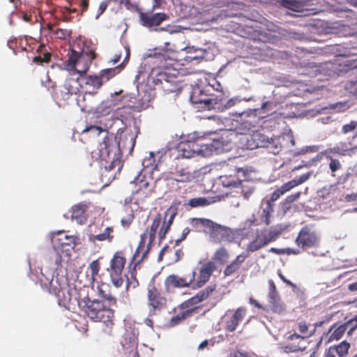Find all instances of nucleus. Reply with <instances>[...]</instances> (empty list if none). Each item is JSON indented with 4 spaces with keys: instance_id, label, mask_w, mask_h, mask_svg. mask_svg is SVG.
<instances>
[{
    "instance_id": "bf43d9fd",
    "label": "nucleus",
    "mask_w": 357,
    "mask_h": 357,
    "mask_svg": "<svg viewBox=\"0 0 357 357\" xmlns=\"http://www.w3.org/2000/svg\"><path fill=\"white\" fill-rule=\"evenodd\" d=\"M190 232V228H188V227L184 228L182 231L181 237L178 240H176V243L185 240Z\"/></svg>"
},
{
    "instance_id": "6ab92c4d",
    "label": "nucleus",
    "mask_w": 357,
    "mask_h": 357,
    "mask_svg": "<svg viewBox=\"0 0 357 357\" xmlns=\"http://www.w3.org/2000/svg\"><path fill=\"white\" fill-rule=\"evenodd\" d=\"M304 340L305 337L294 333L287 337V342L281 347V349L287 354L304 351L306 346L301 344Z\"/></svg>"
},
{
    "instance_id": "e2e57ef3",
    "label": "nucleus",
    "mask_w": 357,
    "mask_h": 357,
    "mask_svg": "<svg viewBox=\"0 0 357 357\" xmlns=\"http://www.w3.org/2000/svg\"><path fill=\"white\" fill-rule=\"evenodd\" d=\"M278 276L286 284L292 287H296V284L292 283L290 280H287L281 273H278Z\"/></svg>"
},
{
    "instance_id": "c9c22d12",
    "label": "nucleus",
    "mask_w": 357,
    "mask_h": 357,
    "mask_svg": "<svg viewBox=\"0 0 357 357\" xmlns=\"http://www.w3.org/2000/svg\"><path fill=\"white\" fill-rule=\"evenodd\" d=\"M337 353V357H345L349 354L351 344L346 340H342L340 343L333 345Z\"/></svg>"
},
{
    "instance_id": "864d4df0",
    "label": "nucleus",
    "mask_w": 357,
    "mask_h": 357,
    "mask_svg": "<svg viewBox=\"0 0 357 357\" xmlns=\"http://www.w3.org/2000/svg\"><path fill=\"white\" fill-rule=\"evenodd\" d=\"M110 1L111 0H105L100 3L96 19H98L105 11Z\"/></svg>"
},
{
    "instance_id": "79ce46f5",
    "label": "nucleus",
    "mask_w": 357,
    "mask_h": 357,
    "mask_svg": "<svg viewBox=\"0 0 357 357\" xmlns=\"http://www.w3.org/2000/svg\"><path fill=\"white\" fill-rule=\"evenodd\" d=\"M89 268L91 272V282L93 284L100 270V264L99 260L96 259L92 261L89 265Z\"/></svg>"
},
{
    "instance_id": "774afa93",
    "label": "nucleus",
    "mask_w": 357,
    "mask_h": 357,
    "mask_svg": "<svg viewBox=\"0 0 357 357\" xmlns=\"http://www.w3.org/2000/svg\"><path fill=\"white\" fill-rule=\"evenodd\" d=\"M230 356L231 357H246V354H245L239 351H235L230 354Z\"/></svg>"
},
{
    "instance_id": "f704fd0d",
    "label": "nucleus",
    "mask_w": 357,
    "mask_h": 357,
    "mask_svg": "<svg viewBox=\"0 0 357 357\" xmlns=\"http://www.w3.org/2000/svg\"><path fill=\"white\" fill-rule=\"evenodd\" d=\"M309 326L310 324L303 319L298 320L296 323V329L300 333L299 335L305 337V339L312 336L314 333L315 329L312 331H309Z\"/></svg>"
},
{
    "instance_id": "b1692460",
    "label": "nucleus",
    "mask_w": 357,
    "mask_h": 357,
    "mask_svg": "<svg viewBox=\"0 0 357 357\" xmlns=\"http://www.w3.org/2000/svg\"><path fill=\"white\" fill-rule=\"evenodd\" d=\"M281 34L280 28L270 23L266 25V29L259 33V40L264 43H275Z\"/></svg>"
},
{
    "instance_id": "f257e3e1",
    "label": "nucleus",
    "mask_w": 357,
    "mask_h": 357,
    "mask_svg": "<svg viewBox=\"0 0 357 357\" xmlns=\"http://www.w3.org/2000/svg\"><path fill=\"white\" fill-rule=\"evenodd\" d=\"M98 298H91L88 296L77 301L78 306L84 314L93 322H101L100 336L106 340L114 336L115 310L112 307L117 306V298L109 292L98 286Z\"/></svg>"
},
{
    "instance_id": "0eeeda50",
    "label": "nucleus",
    "mask_w": 357,
    "mask_h": 357,
    "mask_svg": "<svg viewBox=\"0 0 357 357\" xmlns=\"http://www.w3.org/2000/svg\"><path fill=\"white\" fill-rule=\"evenodd\" d=\"M213 90L210 85L204 87L195 86L192 88L190 96L192 104H200L203 109H220V104L222 100V92L219 91L218 94L215 95L211 93Z\"/></svg>"
},
{
    "instance_id": "5701e85b",
    "label": "nucleus",
    "mask_w": 357,
    "mask_h": 357,
    "mask_svg": "<svg viewBox=\"0 0 357 357\" xmlns=\"http://www.w3.org/2000/svg\"><path fill=\"white\" fill-rule=\"evenodd\" d=\"M139 19L142 24L146 27L159 26L162 22L169 19V15L165 13L150 14L149 13H140Z\"/></svg>"
},
{
    "instance_id": "2f4dec72",
    "label": "nucleus",
    "mask_w": 357,
    "mask_h": 357,
    "mask_svg": "<svg viewBox=\"0 0 357 357\" xmlns=\"http://www.w3.org/2000/svg\"><path fill=\"white\" fill-rule=\"evenodd\" d=\"M87 205L86 204H78L73 206L70 209L71 218L79 224H84L87 220Z\"/></svg>"
},
{
    "instance_id": "423d86ee",
    "label": "nucleus",
    "mask_w": 357,
    "mask_h": 357,
    "mask_svg": "<svg viewBox=\"0 0 357 357\" xmlns=\"http://www.w3.org/2000/svg\"><path fill=\"white\" fill-rule=\"evenodd\" d=\"M40 282L42 288L56 297L59 305L69 307L72 295L70 289L66 282L59 281L58 277H54L50 271L45 273L43 271H41Z\"/></svg>"
},
{
    "instance_id": "603ef678",
    "label": "nucleus",
    "mask_w": 357,
    "mask_h": 357,
    "mask_svg": "<svg viewBox=\"0 0 357 357\" xmlns=\"http://www.w3.org/2000/svg\"><path fill=\"white\" fill-rule=\"evenodd\" d=\"M234 104H235V101L233 99L226 100L225 98L224 94L222 93V100L221 101V103L220 104L221 107L219 110L222 111L225 109L229 108V107L234 106Z\"/></svg>"
},
{
    "instance_id": "bb28decb",
    "label": "nucleus",
    "mask_w": 357,
    "mask_h": 357,
    "mask_svg": "<svg viewBox=\"0 0 357 357\" xmlns=\"http://www.w3.org/2000/svg\"><path fill=\"white\" fill-rule=\"evenodd\" d=\"M269 293L268 298L269 302L272 305V310L273 312H281L284 310V306L281 303L279 294L277 291L276 286L272 280H268Z\"/></svg>"
},
{
    "instance_id": "4d7b16f0",
    "label": "nucleus",
    "mask_w": 357,
    "mask_h": 357,
    "mask_svg": "<svg viewBox=\"0 0 357 357\" xmlns=\"http://www.w3.org/2000/svg\"><path fill=\"white\" fill-rule=\"evenodd\" d=\"M337 353L333 346L329 347L324 352V357H337Z\"/></svg>"
},
{
    "instance_id": "7c9ffc66",
    "label": "nucleus",
    "mask_w": 357,
    "mask_h": 357,
    "mask_svg": "<svg viewBox=\"0 0 357 357\" xmlns=\"http://www.w3.org/2000/svg\"><path fill=\"white\" fill-rule=\"evenodd\" d=\"M83 84L86 86V91L89 95H94L103 84L100 75H88L84 78Z\"/></svg>"
},
{
    "instance_id": "2eb2a0df",
    "label": "nucleus",
    "mask_w": 357,
    "mask_h": 357,
    "mask_svg": "<svg viewBox=\"0 0 357 357\" xmlns=\"http://www.w3.org/2000/svg\"><path fill=\"white\" fill-rule=\"evenodd\" d=\"M295 243L303 250L317 248L320 245V237L313 226L305 225L299 231Z\"/></svg>"
},
{
    "instance_id": "13d9d810",
    "label": "nucleus",
    "mask_w": 357,
    "mask_h": 357,
    "mask_svg": "<svg viewBox=\"0 0 357 357\" xmlns=\"http://www.w3.org/2000/svg\"><path fill=\"white\" fill-rule=\"evenodd\" d=\"M331 319H332V315H329V316L326 317L323 321H317V322L314 323V329H315L317 327H321L324 324L328 323L329 321H331Z\"/></svg>"
},
{
    "instance_id": "a211bd4d",
    "label": "nucleus",
    "mask_w": 357,
    "mask_h": 357,
    "mask_svg": "<svg viewBox=\"0 0 357 357\" xmlns=\"http://www.w3.org/2000/svg\"><path fill=\"white\" fill-rule=\"evenodd\" d=\"M311 175H312V172H307L306 174L301 175L298 178L292 179V180L284 183L280 188H277L271 194V198L268 201L273 203L274 202L277 201L284 193L290 191L294 188L307 181L310 178Z\"/></svg>"
},
{
    "instance_id": "c03bdc74",
    "label": "nucleus",
    "mask_w": 357,
    "mask_h": 357,
    "mask_svg": "<svg viewBox=\"0 0 357 357\" xmlns=\"http://www.w3.org/2000/svg\"><path fill=\"white\" fill-rule=\"evenodd\" d=\"M210 204V202L205 197H195L188 201V205L192 208L205 206Z\"/></svg>"
},
{
    "instance_id": "49530a36",
    "label": "nucleus",
    "mask_w": 357,
    "mask_h": 357,
    "mask_svg": "<svg viewBox=\"0 0 357 357\" xmlns=\"http://www.w3.org/2000/svg\"><path fill=\"white\" fill-rule=\"evenodd\" d=\"M86 95H89L88 91H85L84 95H79L77 99V102L79 107L81 108L82 111H89L92 107L87 103L85 102L86 100Z\"/></svg>"
},
{
    "instance_id": "338daca9",
    "label": "nucleus",
    "mask_w": 357,
    "mask_h": 357,
    "mask_svg": "<svg viewBox=\"0 0 357 357\" xmlns=\"http://www.w3.org/2000/svg\"><path fill=\"white\" fill-rule=\"evenodd\" d=\"M347 289L351 292L357 291V281L349 284Z\"/></svg>"
},
{
    "instance_id": "1a4fd4ad",
    "label": "nucleus",
    "mask_w": 357,
    "mask_h": 357,
    "mask_svg": "<svg viewBox=\"0 0 357 357\" xmlns=\"http://www.w3.org/2000/svg\"><path fill=\"white\" fill-rule=\"evenodd\" d=\"M208 146L203 143L202 139L181 141L176 146L178 158H192L195 157H206L208 155Z\"/></svg>"
},
{
    "instance_id": "c756f323",
    "label": "nucleus",
    "mask_w": 357,
    "mask_h": 357,
    "mask_svg": "<svg viewBox=\"0 0 357 357\" xmlns=\"http://www.w3.org/2000/svg\"><path fill=\"white\" fill-rule=\"evenodd\" d=\"M268 137L259 131L253 132L246 139V145L249 149H255L260 147H264L267 143Z\"/></svg>"
},
{
    "instance_id": "c85d7f7f",
    "label": "nucleus",
    "mask_w": 357,
    "mask_h": 357,
    "mask_svg": "<svg viewBox=\"0 0 357 357\" xmlns=\"http://www.w3.org/2000/svg\"><path fill=\"white\" fill-rule=\"evenodd\" d=\"M314 0H282L280 5L294 12H303L305 7L314 5Z\"/></svg>"
},
{
    "instance_id": "393cba45",
    "label": "nucleus",
    "mask_w": 357,
    "mask_h": 357,
    "mask_svg": "<svg viewBox=\"0 0 357 357\" xmlns=\"http://www.w3.org/2000/svg\"><path fill=\"white\" fill-rule=\"evenodd\" d=\"M125 51L126 55L123 63L116 66L115 68L104 69L100 72L99 75L100 77L101 78L102 84L107 82L110 79L113 78L114 76L119 74L124 68V63L128 62L130 58V49L126 47Z\"/></svg>"
},
{
    "instance_id": "0e129e2a",
    "label": "nucleus",
    "mask_w": 357,
    "mask_h": 357,
    "mask_svg": "<svg viewBox=\"0 0 357 357\" xmlns=\"http://www.w3.org/2000/svg\"><path fill=\"white\" fill-rule=\"evenodd\" d=\"M278 276L286 284L292 287H296V284L292 283L290 280H287L281 273H278Z\"/></svg>"
},
{
    "instance_id": "9b49d317",
    "label": "nucleus",
    "mask_w": 357,
    "mask_h": 357,
    "mask_svg": "<svg viewBox=\"0 0 357 357\" xmlns=\"http://www.w3.org/2000/svg\"><path fill=\"white\" fill-rule=\"evenodd\" d=\"M215 284L209 285L205 289L197 292L194 296L179 304L174 311L183 310L189 317L197 312L200 307L199 304L206 301L216 289Z\"/></svg>"
},
{
    "instance_id": "72a5a7b5",
    "label": "nucleus",
    "mask_w": 357,
    "mask_h": 357,
    "mask_svg": "<svg viewBox=\"0 0 357 357\" xmlns=\"http://www.w3.org/2000/svg\"><path fill=\"white\" fill-rule=\"evenodd\" d=\"M77 84V80L73 78L68 79L65 82L63 90L61 91V93H63V98L68 99L69 96L77 93L78 91V88L76 86Z\"/></svg>"
},
{
    "instance_id": "a18cd8bd",
    "label": "nucleus",
    "mask_w": 357,
    "mask_h": 357,
    "mask_svg": "<svg viewBox=\"0 0 357 357\" xmlns=\"http://www.w3.org/2000/svg\"><path fill=\"white\" fill-rule=\"evenodd\" d=\"M186 50L188 53L195 52L198 53L197 55L194 56H188V59L190 60L199 59H204L206 51L202 49H195L194 47H186Z\"/></svg>"
},
{
    "instance_id": "e433bc0d",
    "label": "nucleus",
    "mask_w": 357,
    "mask_h": 357,
    "mask_svg": "<svg viewBox=\"0 0 357 357\" xmlns=\"http://www.w3.org/2000/svg\"><path fill=\"white\" fill-rule=\"evenodd\" d=\"M114 229L112 227H107L105 229L104 231L101 234L93 235L91 238L93 241H107L109 242H112L114 236H113Z\"/></svg>"
},
{
    "instance_id": "69168bd1",
    "label": "nucleus",
    "mask_w": 357,
    "mask_h": 357,
    "mask_svg": "<svg viewBox=\"0 0 357 357\" xmlns=\"http://www.w3.org/2000/svg\"><path fill=\"white\" fill-rule=\"evenodd\" d=\"M80 6L82 11H86L89 7V0H81Z\"/></svg>"
},
{
    "instance_id": "412c9836",
    "label": "nucleus",
    "mask_w": 357,
    "mask_h": 357,
    "mask_svg": "<svg viewBox=\"0 0 357 357\" xmlns=\"http://www.w3.org/2000/svg\"><path fill=\"white\" fill-rule=\"evenodd\" d=\"M248 170L243 168H236L234 174L222 175L219 179L224 187L237 188L241 182L245 178Z\"/></svg>"
},
{
    "instance_id": "39448f33",
    "label": "nucleus",
    "mask_w": 357,
    "mask_h": 357,
    "mask_svg": "<svg viewBox=\"0 0 357 357\" xmlns=\"http://www.w3.org/2000/svg\"><path fill=\"white\" fill-rule=\"evenodd\" d=\"M190 224L196 231L208 234L211 242L219 243L222 241L231 242L234 239V233L225 226L214 222L207 218H191Z\"/></svg>"
},
{
    "instance_id": "aec40b11",
    "label": "nucleus",
    "mask_w": 357,
    "mask_h": 357,
    "mask_svg": "<svg viewBox=\"0 0 357 357\" xmlns=\"http://www.w3.org/2000/svg\"><path fill=\"white\" fill-rule=\"evenodd\" d=\"M205 144L209 151L208 155H211L213 152L217 154L228 152L233 147L231 139L228 138V136L223 135L218 138L213 139L211 143H205Z\"/></svg>"
},
{
    "instance_id": "f8f14e48",
    "label": "nucleus",
    "mask_w": 357,
    "mask_h": 357,
    "mask_svg": "<svg viewBox=\"0 0 357 357\" xmlns=\"http://www.w3.org/2000/svg\"><path fill=\"white\" fill-rule=\"evenodd\" d=\"M116 146L109 137H105L98 148V158L105 162V167L109 171L113 169L121 163Z\"/></svg>"
},
{
    "instance_id": "58836bf2",
    "label": "nucleus",
    "mask_w": 357,
    "mask_h": 357,
    "mask_svg": "<svg viewBox=\"0 0 357 357\" xmlns=\"http://www.w3.org/2000/svg\"><path fill=\"white\" fill-rule=\"evenodd\" d=\"M178 311V312L176 315L173 316L169 321V326L170 327H174L189 318V317L183 310Z\"/></svg>"
},
{
    "instance_id": "20e7f679",
    "label": "nucleus",
    "mask_w": 357,
    "mask_h": 357,
    "mask_svg": "<svg viewBox=\"0 0 357 357\" xmlns=\"http://www.w3.org/2000/svg\"><path fill=\"white\" fill-rule=\"evenodd\" d=\"M357 331V314L347 315L341 321L332 324L327 331L322 333L317 347L321 344L327 345L333 342H338L343 338L344 335L347 337H351Z\"/></svg>"
},
{
    "instance_id": "37998d69",
    "label": "nucleus",
    "mask_w": 357,
    "mask_h": 357,
    "mask_svg": "<svg viewBox=\"0 0 357 357\" xmlns=\"http://www.w3.org/2000/svg\"><path fill=\"white\" fill-rule=\"evenodd\" d=\"M274 211V204L273 203L266 201V206L264 208L262 211V215L265 218V223L266 225H269L270 223V218L271 216V214Z\"/></svg>"
},
{
    "instance_id": "4468645a",
    "label": "nucleus",
    "mask_w": 357,
    "mask_h": 357,
    "mask_svg": "<svg viewBox=\"0 0 357 357\" xmlns=\"http://www.w3.org/2000/svg\"><path fill=\"white\" fill-rule=\"evenodd\" d=\"M167 298L155 286H152L147 291V307L149 316L153 317L159 314L167 308Z\"/></svg>"
},
{
    "instance_id": "7ed1b4c3",
    "label": "nucleus",
    "mask_w": 357,
    "mask_h": 357,
    "mask_svg": "<svg viewBox=\"0 0 357 357\" xmlns=\"http://www.w3.org/2000/svg\"><path fill=\"white\" fill-rule=\"evenodd\" d=\"M216 266L212 261H208L203 264L198 271L194 269L190 277H180L177 275H170L165 280V289L167 292L172 291L174 289L188 288L197 289L204 287L210 280L213 273L215 271Z\"/></svg>"
},
{
    "instance_id": "09e8293b",
    "label": "nucleus",
    "mask_w": 357,
    "mask_h": 357,
    "mask_svg": "<svg viewBox=\"0 0 357 357\" xmlns=\"http://www.w3.org/2000/svg\"><path fill=\"white\" fill-rule=\"evenodd\" d=\"M328 160L330 161L328 164V167L331 172L333 173V176H334L333 173H335L336 171L339 170L342 167V165L339 160L333 158V157L330 158H325Z\"/></svg>"
},
{
    "instance_id": "4c0bfd02",
    "label": "nucleus",
    "mask_w": 357,
    "mask_h": 357,
    "mask_svg": "<svg viewBox=\"0 0 357 357\" xmlns=\"http://www.w3.org/2000/svg\"><path fill=\"white\" fill-rule=\"evenodd\" d=\"M264 147L268 149V152L274 155L279 153L282 148L278 139L269 137Z\"/></svg>"
},
{
    "instance_id": "6e6d98bb",
    "label": "nucleus",
    "mask_w": 357,
    "mask_h": 357,
    "mask_svg": "<svg viewBox=\"0 0 357 357\" xmlns=\"http://www.w3.org/2000/svg\"><path fill=\"white\" fill-rule=\"evenodd\" d=\"M301 195V192H297L294 194L287 196L286 197L285 200L287 203H292V202L296 201L300 197Z\"/></svg>"
},
{
    "instance_id": "052dcab7",
    "label": "nucleus",
    "mask_w": 357,
    "mask_h": 357,
    "mask_svg": "<svg viewBox=\"0 0 357 357\" xmlns=\"http://www.w3.org/2000/svg\"><path fill=\"white\" fill-rule=\"evenodd\" d=\"M357 199V193L347 194L344 196V200L347 202L356 201Z\"/></svg>"
},
{
    "instance_id": "f03ea898",
    "label": "nucleus",
    "mask_w": 357,
    "mask_h": 357,
    "mask_svg": "<svg viewBox=\"0 0 357 357\" xmlns=\"http://www.w3.org/2000/svg\"><path fill=\"white\" fill-rule=\"evenodd\" d=\"M170 211L171 209L168 208L164 213H157L152 220L150 227L141 234L138 246L131 260V264H134V270L146 257L160 226L161 227L158 232L159 238L162 241L165 238L176 215V212L170 213Z\"/></svg>"
},
{
    "instance_id": "9d476101",
    "label": "nucleus",
    "mask_w": 357,
    "mask_h": 357,
    "mask_svg": "<svg viewBox=\"0 0 357 357\" xmlns=\"http://www.w3.org/2000/svg\"><path fill=\"white\" fill-rule=\"evenodd\" d=\"M155 72L153 83L155 89L162 91L167 94L181 91V85L176 76L160 69L153 70V74Z\"/></svg>"
},
{
    "instance_id": "8fccbe9b",
    "label": "nucleus",
    "mask_w": 357,
    "mask_h": 357,
    "mask_svg": "<svg viewBox=\"0 0 357 357\" xmlns=\"http://www.w3.org/2000/svg\"><path fill=\"white\" fill-rule=\"evenodd\" d=\"M356 128L357 121H351L349 123L342 126L341 131L343 134H348L354 132Z\"/></svg>"
},
{
    "instance_id": "ea45409f",
    "label": "nucleus",
    "mask_w": 357,
    "mask_h": 357,
    "mask_svg": "<svg viewBox=\"0 0 357 357\" xmlns=\"http://www.w3.org/2000/svg\"><path fill=\"white\" fill-rule=\"evenodd\" d=\"M257 109H249L248 111L243 112L240 116L243 120L249 118L250 119L246 120L245 122L250 126H255V123H257Z\"/></svg>"
},
{
    "instance_id": "4be33fe9",
    "label": "nucleus",
    "mask_w": 357,
    "mask_h": 357,
    "mask_svg": "<svg viewBox=\"0 0 357 357\" xmlns=\"http://www.w3.org/2000/svg\"><path fill=\"white\" fill-rule=\"evenodd\" d=\"M169 174L170 178L178 183L191 182L196 178L195 172H192L189 167L178 165L171 169Z\"/></svg>"
},
{
    "instance_id": "6e6552de",
    "label": "nucleus",
    "mask_w": 357,
    "mask_h": 357,
    "mask_svg": "<svg viewBox=\"0 0 357 357\" xmlns=\"http://www.w3.org/2000/svg\"><path fill=\"white\" fill-rule=\"evenodd\" d=\"M77 238L67 235L63 231L52 234V243L54 251V261L59 266L61 264L63 257H68L69 252L76 245Z\"/></svg>"
},
{
    "instance_id": "473e14b6",
    "label": "nucleus",
    "mask_w": 357,
    "mask_h": 357,
    "mask_svg": "<svg viewBox=\"0 0 357 357\" xmlns=\"http://www.w3.org/2000/svg\"><path fill=\"white\" fill-rule=\"evenodd\" d=\"M248 257V255L245 252H242L237 255L236 257L225 267L223 271L224 275L230 276L237 272Z\"/></svg>"
},
{
    "instance_id": "de8ad7c7",
    "label": "nucleus",
    "mask_w": 357,
    "mask_h": 357,
    "mask_svg": "<svg viewBox=\"0 0 357 357\" xmlns=\"http://www.w3.org/2000/svg\"><path fill=\"white\" fill-rule=\"evenodd\" d=\"M57 38L67 39L70 37L71 31L66 29L56 28L53 33Z\"/></svg>"
},
{
    "instance_id": "ddd939ff",
    "label": "nucleus",
    "mask_w": 357,
    "mask_h": 357,
    "mask_svg": "<svg viewBox=\"0 0 357 357\" xmlns=\"http://www.w3.org/2000/svg\"><path fill=\"white\" fill-rule=\"evenodd\" d=\"M96 58V54L93 50H84L81 54L73 50L67 61L68 65L74 67L79 74L83 75L87 72L91 61Z\"/></svg>"
},
{
    "instance_id": "f3484780",
    "label": "nucleus",
    "mask_w": 357,
    "mask_h": 357,
    "mask_svg": "<svg viewBox=\"0 0 357 357\" xmlns=\"http://www.w3.org/2000/svg\"><path fill=\"white\" fill-rule=\"evenodd\" d=\"M126 262V258L119 252L114 253L112 259L110 260L108 271L109 272L112 282L116 287H120L123 285L122 273Z\"/></svg>"
},
{
    "instance_id": "dca6fc26",
    "label": "nucleus",
    "mask_w": 357,
    "mask_h": 357,
    "mask_svg": "<svg viewBox=\"0 0 357 357\" xmlns=\"http://www.w3.org/2000/svg\"><path fill=\"white\" fill-rule=\"evenodd\" d=\"M280 234L281 231L276 229H264L257 231L255 239L247 245V251L251 252L257 251L269 243L276 241Z\"/></svg>"
},
{
    "instance_id": "5fc2aeb1",
    "label": "nucleus",
    "mask_w": 357,
    "mask_h": 357,
    "mask_svg": "<svg viewBox=\"0 0 357 357\" xmlns=\"http://www.w3.org/2000/svg\"><path fill=\"white\" fill-rule=\"evenodd\" d=\"M93 131L96 132L98 135L100 134L103 131V129L97 126H90L86 127V128L83 130V132H89Z\"/></svg>"
},
{
    "instance_id": "3c124183",
    "label": "nucleus",
    "mask_w": 357,
    "mask_h": 357,
    "mask_svg": "<svg viewBox=\"0 0 357 357\" xmlns=\"http://www.w3.org/2000/svg\"><path fill=\"white\" fill-rule=\"evenodd\" d=\"M134 220V214L132 212H130L126 216L123 217L121 220V225L125 228H128L132 224Z\"/></svg>"
},
{
    "instance_id": "a19ab883",
    "label": "nucleus",
    "mask_w": 357,
    "mask_h": 357,
    "mask_svg": "<svg viewBox=\"0 0 357 357\" xmlns=\"http://www.w3.org/2000/svg\"><path fill=\"white\" fill-rule=\"evenodd\" d=\"M229 257V252L225 248H220L218 249L213 255V259L220 262L221 264L226 263Z\"/></svg>"
},
{
    "instance_id": "680f3d73",
    "label": "nucleus",
    "mask_w": 357,
    "mask_h": 357,
    "mask_svg": "<svg viewBox=\"0 0 357 357\" xmlns=\"http://www.w3.org/2000/svg\"><path fill=\"white\" fill-rule=\"evenodd\" d=\"M152 160H154V159H153V153L152 152H151L149 158L144 160L143 165L145 167H149L150 165H151V162Z\"/></svg>"
},
{
    "instance_id": "a878e982",
    "label": "nucleus",
    "mask_w": 357,
    "mask_h": 357,
    "mask_svg": "<svg viewBox=\"0 0 357 357\" xmlns=\"http://www.w3.org/2000/svg\"><path fill=\"white\" fill-rule=\"evenodd\" d=\"M246 308L243 307H238L232 316L227 321L225 329L229 332H234L243 321L246 314Z\"/></svg>"
},
{
    "instance_id": "cd10ccee",
    "label": "nucleus",
    "mask_w": 357,
    "mask_h": 357,
    "mask_svg": "<svg viewBox=\"0 0 357 357\" xmlns=\"http://www.w3.org/2000/svg\"><path fill=\"white\" fill-rule=\"evenodd\" d=\"M352 146L348 147L347 143H341L340 146H335L332 148H328L321 152V155L324 158L333 157L334 155L344 156L347 153H354L356 150H351Z\"/></svg>"
}]
</instances>
